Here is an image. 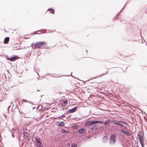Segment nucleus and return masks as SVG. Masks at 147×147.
Here are the masks:
<instances>
[{
  "instance_id": "nucleus-1",
  "label": "nucleus",
  "mask_w": 147,
  "mask_h": 147,
  "mask_svg": "<svg viewBox=\"0 0 147 147\" xmlns=\"http://www.w3.org/2000/svg\"><path fill=\"white\" fill-rule=\"evenodd\" d=\"M45 45H47V43L44 41L36 42L33 44V48L34 49L40 48L42 46Z\"/></svg>"
},
{
  "instance_id": "nucleus-2",
  "label": "nucleus",
  "mask_w": 147,
  "mask_h": 147,
  "mask_svg": "<svg viewBox=\"0 0 147 147\" xmlns=\"http://www.w3.org/2000/svg\"><path fill=\"white\" fill-rule=\"evenodd\" d=\"M110 142L111 143H114L116 141V136L115 134H112L110 137Z\"/></svg>"
},
{
  "instance_id": "nucleus-3",
  "label": "nucleus",
  "mask_w": 147,
  "mask_h": 147,
  "mask_svg": "<svg viewBox=\"0 0 147 147\" xmlns=\"http://www.w3.org/2000/svg\"><path fill=\"white\" fill-rule=\"evenodd\" d=\"M35 141L37 142V147H42L41 142L39 138H35Z\"/></svg>"
},
{
  "instance_id": "nucleus-4",
  "label": "nucleus",
  "mask_w": 147,
  "mask_h": 147,
  "mask_svg": "<svg viewBox=\"0 0 147 147\" xmlns=\"http://www.w3.org/2000/svg\"><path fill=\"white\" fill-rule=\"evenodd\" d=\"M139 139L142 146L143 147L144 146L143 136L141 135H139Z\"/></svg>"
},
{
  "instance_id": "nucleus-5",
  "label": "nucleus",
  "mask_w": 147,
  "mask_h": 147,
  "mask_svg": "<svg viewBox=\"0 0 147 147\" xmlns=\"http://www.w3.org/2000/svg\"><path fill=\"white\" fill-rule=\"evenodd\" d=\"M7 60H10L11 61H14L18 59L19 58V57L16 56H14L13 57H11L10 58H9L7 57Z\"/></svg>"
},
{
  "instance_id": "nucleus-6",
  "label": "nucleus",
  "mask_w": 147,
  "mask_h": 147,
  "mask_svg": "<svg viewBox=\"0 0 147 147\" xmlns=\"http://www.w3.org/2000/svg\"><path fill=\"white\" fill-rule=\"evenodd\" d=\"M77 108L78 107H75L73 109H70L67 111L66 112V114H68L70 113H74L77 110Z\"/></svg>"
},
{
  "instance_id": "nucleus-7",
  "label": "nucleus",
  "mask_w": 147,
  "mask_h": 147,
  "mask_svg": "<svg viewBox=\"0 0 147 147\" xmlns=\"http://www.w3.org/2000/svg\"><path fill=\"white\" fill-rule=\"evenodd\" d=\"M112 123H114L115 124L117 125H119L120 124V123H124L125 124H126V123L124 122H123V121H117L116 120H112Z\"/></svg>"
},
{
  "instance_id": "nucleus-8",
  "label": "nucleus",
  "mask_w": 147,
  "mask_h": 147,
  "mask_svg": "<svg viewBox=\"0 0 147 147\" xmlns=\"http://www.w3.org/2000/svg\"><path fill=\"white\" fill-rule=\"evenodd\" d=\"M121 131L126 136H129L131 135V133L129 131H127L121 129Z\"/></svg>"
},
{
  "instance_id": "nucleus-9",
  "label": "nucleus",
  "mask_w": 147,
  "mask_h": 147,
  "mask_svg": "<svg viewBox=\"0 0 147 147\" xmlns=\"http://www.w3.org/2000/svg\"><path fill=\"white\" fill-rule=\"evenodd\" d=\"M61 102H62V104L63 106H65L67 104V99H65L64 100H63L61 101Z\"/></svg>"
},
{
  "instance_id": "nucleus-10",
  "label": "nucleus",
  "mask_w": 147,
  "mask_h": 147,
  "mask_svg": "<svg viewBox=\"0 0 147 147\" xmlns=\"http://www.w3.org/2000/svg\"><path fill=\"white\" fill-rule=\"evenodd\" d=\"M91 124L92 125L96 124L98 123H103V122L100 121H97L96 120L91 121Z\"/></svg>"
},
{
  "instance_id": "nucleus-11",
  "label": "nucleus",
  "mask_w": 147,
  "mask_h": 147,
  "mask_svg": "<svg viewBox=\"0 0 147 147\" xmlns=\"http://www.w3.org/2000/svg\"><path fill=\"white\" fill-rule=\"evenodd\" d=\"M65 125L63 122H57L56 123V125L58 126H63Z\"/></svg>"
},
{
  "instance_id": "nucleus-12",
  "label": "nucleus",
  "mask_w": 147,
  "mask_h": 147,
  "mask_svg": "<svg viewBox=\"0 0 147 147\" xmlns=\"http://www.w3.org/2000/svg\"><path fill=\"white\" fill-rule=\"evenodd\" d=\"M9 37H6L5 38L4 40V43L5 44H7L9 41Z\"/></svg>"
},
{
  "instance_id": "nucleus-13",
  "label": "nucleus",
  "mask_w": 147,
  "mask_h": 147,
  "mask_svg": "<svg viewBox=\"0 0 147 147\" xmlns=\"http://www.w3.org/2000/svg\"><path fill=\"white\" fill-rule=\"evenodd\" d=\"M91 121H87L85 123V125L86 126H88V125H92L91 124Z\"/></svg>"
},
{
  "instance_id": "nucleus-14",
  "label": "nucleus",
  "mask_w": 147,
  "mask_h": 147,
  "mask_svg": "<svg viewBox=\"0 0 147 147\" xmlns=\"http://www.w3.org/2000/svg\"><path fill=\"white\" fill-rule=\"evenodd\" d=\"M85 129H81L78 131V133L79 134H81L85 132Z\"/></svg>"
},
{
  "instance_id": "nucleus-15",
  "label": "nucleus",
  "mask_w": 147,
  "mask_h": 147,
  "mask_svg": "<svg viewBox=\"0 0 147 147\" xmlns=\"http://www.w3.org/2000/svg\"><path fill=\"white\" fill-rule=\"evenodd\" d=\"M61 132L63 133H69V132L68 131L66 130L65 129H62L61 130Z\"/></svg>"
},
{
  "instance_id": "nucleus-16",
  "label": "nucleus",
  "mask_w": 147,
  "mask_h": 147,
  "mask_svg": "<svg viewBox=\"0 0 147 147\" xmlns=\"http://www.w3.org/2000/svg\"><path fill=\"white\" fill-rule=\"evenodd\" d=\"M103 140L104 142H105L108 141V137L106 136H104L103 138Z\"/></svg>"
},
{
  "instance_id": "nucleus-17",
  "label": "nucleus",
  "mask_w": 147,
  "mask_h": 147,
  "mask_svg": "<svg viewBox=\"0 0 147 147\" xmlns=\"http://www.w3.org/2000/svg\"><path fill=\"white\" fill-rule=\"evenodd\" d=\"M48 11L54 14L55 11L53 9L51 8L49 9L48 10Z\"/></svg>"
},
{
  "instance_id": "nucleus-18",
  "label": "nucleus",
  "mask_w": 147,
  "mask_h": 147,
  "mask_svg": "<svg viewBox=\"0 0 147 147\" xmlns=\"http://www.w3.org/2000/svg\"><path fill=\"white\" fill-rule=\"evenodd\" d=\"M80 127V126L78 125H74L73 126V128L74 129H77Z\"/></svg>"
},
{
  "instance_id": "nucleus-19",
  "label": "nucleus",
  "mask_w": 147,
  "mask_h": 147,
  "mask_svg": "<svg viewBox=\"0 0 147 147\" xmlns=\"http://www.w3.org/2000/svg\"><path fill=\"white\" fill-rule=\"evenodd\" d=\"M110 122V120H108L107 121H105L104 123V124L105 125H107L108 123Z\"/></svg>"
},
{
  "instance_id": "nucleus-20",
  "label": "nucleus",
  "mask_w": 147,
  "mask_h": 147,
  "mask_svg": "<svg viewBox=\"0 0 147 147\" xmlns=\"http://www.w3.org/2000/svg\"><path fill=\"white\" fill-rule=\"evenodd\" d=\"M23 134L25 137H28V134L25 132H23Z\"/></svg>"
},
{
  "instance_id": "nucleus-21",
  "label": "nucleus",
  "mask_w": 147,
  "mask_h": 147,
  "mask_svg": "<svg viewBox=\"0 0 147 147\" xmlns=\"http://www.w3.org/2000/svg\"><path fill=\"white\" fill-rule=\"evenodd\" d=\"M71 147H77V146L76 144L73 143L72 144Z\"/></svg>"
},
{
  "instance_id": "nucleus-22",
  "label": "nucleus",
  "mask_w": 147,
  "mask_h": 147,
  "mask_svg": "<svg viewBox=\"0 0 147 147\" xmlns=\"http://www.w3.org/2000/svg\"><path fill=\"white\" fill-rule=\"evenodd\" d=\"M119 125L120 126H121V127H124V126L123 125L121 124V123Z\"/></svg>"
},
{
  "instance_id": "nucleus-23",
  "label": "nucleus",
  "mask_w": 147,
  "mask_h": 147,
  "mask_svg": "<svg viewBox=\"0 0 147 147\" xmlns=\"http://www.w3.org/2000/svg\"><path fill=\"white\" fill-rule=\"evenodd\" d=\"M62 118L61 116H60L58 118V119H61Z\"/></svg>"
},
{
  "instance_id": "nucleus-24",
  "label": "nucleus",
  "mask_w": 147,
  "mask_h": 147,
  "mask_svg": "<svg viewBox=\"0 0 147 147\" xmlns=\"http://www.w3.org/2000/svg\"><path fill=\"white\" fill-rule=\"evenodd\" d=\"M22 101H24V102H27V101H26V100H22Z\"/></svg>"
},
{
  "instance_id": "nucleus-25",
  "label": "nucleus",
  "mask_w": 147,
  "mask_h": 147,
  "mask_svg": "<svg viewBox=\"0 0 147 147\" xmlns=\"http://www.w3.org/2000/svg\"><path fill=\"white\" fill-rule=\"evenodd\" d=\"M108 71H107L105 74H104V75H106L107 74V73H108Z\"/></svg>"
},
{
  "instance_id": "nucleus-26",
  "label": "nucleus",
  "mask_w": 147,
  "mask_h": 147,
  "mask_svg": "<svg viewBox=\"0 0 147 147\" xmlns=\"http://www.w3.org/2000/svg\"><path fill=\"white\" fill-rule=\"evenodd\" d=\"M61 116L62 117V118H64V117H65L64 116H63V115H62V116Z\"/></svg>"
},
{
  "instance_id": "nucleus-27",
  "label": "nucleus",
  "mask_w": 147,
  "mask_h": 147,
  "mask_svg": "<svg viewBox=\"0 0 147 147\" xmlns=\"http://www.w3.org/2000/svg\"><path fill=\"white\" fill-rule=\"evenodd\" d=\"M124 129H126L127 128L126 127L124 126V127H123Z\"/></svg>"
}]
</instances>
